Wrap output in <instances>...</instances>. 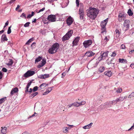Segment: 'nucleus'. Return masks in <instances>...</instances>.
Masks as SVG:
<instances>
[{
	"instance_id": "nucleus-1",
	"label": "nucleus",
	"mask_w": 134,
	"mask_h": 134,
	"mask_svg": "<svg viewBox=\"0 0 134 134\" xmlns=\"http://www.w3.org/2000/svg\"><path fill=\"white\" fill-rule=\"evenodd\" d=\"M98 12L99 11L97 9L90 7L87 10V15L91 19H94L96 17Z\"/></svg>"
},
{
	"instance_id": "nucleus-2",
	"label": "nucleus",
	"mask_w": 134,
	"mask_h": 134,
	"mask_svg": "<svg viewBox=\"0 0 134 134\" xmlns=\"http://www.w3.org/2000/svg\"><path fill=\"white\" fill-rule=\"evenodd\" d=\"M59 47V44L58 43L54 44L48 50V52L51 54L55 53Z\"/></svg>"
},
{
	"instance_id": "nucleus-3",
	"label": "nucleus",
	"mask_w": 134,
	"mask_h": 134,
	"mask_svg": "<svg viewBox=\"0 0 134 134\" xmlns=\"http://www.w3.org/2000/svg\"><path fill=\"white\" fill-rule=\"evenodd\" d=\"M73 32V31L71 30H70L62 38V41H64L68 40L71 36Z\"/></svg>"
},
{
	"instance_id": "nucleus-4",
	"label": "nucleus",
	"mask_w": 134,
	"mask_h": 134,
	"mask_svg": "<svg viewBox=\"0 0 134 134\" xmlns=\"http://www.w3.org/2000/svg\"><path fill=\"white\" fill-rule=\"evenodd\" d=\"M48 20L51 22H54L56 20V17L55 15L51 14L50 15L47 17Z\"/></svg>"
},
{
	"instance_id": "nucleus-5",
	"label": "nucleus",
	"mask_w": 134,
	"mask_h": 134,
	"mask_svg": "<svg viewBox=\"0 0 134 134\" xmlns=\"http://www.w3.org/2000/svg\"><path fill=\"white\" fill-rule=\"evenodd\" d=\"M130 24V22L128 20H125L123 24L124 28L125 30L126 31L129 29V25Z\"/></svg>"
},
{
	"instance_id": "nucleus-6",
	"label": "nucleus",
	"mask_w": 134,
	"mask_h": 134,
	"mask_svg": "<svg viewBox=\"0 0 134 134\" xmlns=\"http://www.w3.org/2000/svg\"><path fill=\"white\" fill-rule=\"evenodd\" d=\"M35 72L34 71H32L29 70L27 71L24 75V76L25 77L27 78L30 76L34 75Z\"/></svg>"
},
{
	"instance_id": "nucleus-7",
	"label": "nucleus",
	"mask_w": 134,
	"mask_h": 134,
	"mask_svg": "<svg viewBox=\"0 0 134 134\" xmlns=\"http://www.w3.org/2000/svg\"><path fill=\"white\" fill-rule=\"evenodd\" d=\"M126 14H124L120 13L118 15V20L119 22H122L125 19Z\"/></svg>"
},
{
	"instance_id": "nucleus-8",
	"label": "nucleus",
	"mask_w": 134,
	"mask_h": 134,
	"mask_svg": "<svg viewBox=\"0 0 134 134\" xmlns=\"http://www.w3.org/2000/svg\"><path fill=\"white\" fill-rule=\"evenodd\" d=\"M92 42V40H89L87 41H85L83 43L84 47L85 48L88 47L91 45Z\"/></svg>"
},
{
	"instance_id": "nucleus-9",
	"label": "nucleus",
	"mask_w": 134,
	"mask_h": 134,
	"mask_svg": "<svg viewBox=\"0 0 134 134\" xmlns=\"http://www.w3.org/2000/svg\"><path fill=\"white\" fill-rule=\"evenodd\" d=\"M109 52L107 51L106 52H104L101 54L98 58V59L99 60L102 59H104L108 57V53Z\"/></svg>"
},
{
	"instance_id": "nucleus-10",
	"label": "nucleus",
	"mask_w": 134,
	"mask_h": 134,
	"mask_svg": "<svg viewBox=\"0 0 134 134\" xmlns=\"http://www.w3.org/2000/svg\"><path fill=\"white\" fill-rule=\"evenodd\" d=\"M79 14L80 15V18L81 20H83V19L84 12L83 9L82 8H80L79 11Z\"/></svg>"
},
{
	"instance_id": "nucleus-11",
	"label": "nucleus",
	"mask_w": 134,
	"mask_h": 134,
	"mask_svg": "<svg viewBox=\"0 0 134 134\" xmlns=\"http://www.w3.org/2000/svg\"><path fill=\"white\" fill-rule=\"evenodd\" d=\"M50 77L49 74H45L44 75L42 74L39 75L38 77L41 79H45Z\"/></svg>"
},
{
	"instance_id": "nucleus-12",
	"label": "nucleus",
	"mask_w": 134,
	"mask_h": 134,
	"mask_svg": "<svg viewBox=\"0 0 134 134\" xmlns=\"http://www.w3.org/2000/svg\"><path fill=\"white\" fill-rule=\"evenodd\" d=\"M73 22V19L70 16L67 19L66 23L69 26L71 25Z\"/></svg>"
},
{
	"instance_id": "nucleus-13",
	"label": "nucleus",
	"mask_w": 134,
	"mask_h": 134,
	"mask_svg": "<svg viewBox=\"0 0 134 134\" xmlns=\"http://www.w3.org/2000/svg\"><path fill=\"white\" fill-rule=\"evenodd\" d=\"M108 22V18L102 21L100 24L102 27H105L106 25Z\"/></svg>"
},
{
	"instance_id": "nucleus-14",
	"label": "nucleus",
	"mask_w": 134,
	"mask_h": 134,
	"mask_svg": "<svg viewBox=\"0 0 134 134\" xmlns=\"http://www.w3.org/2000/svg\"><path fill=\"white\" fill-rule=\"evenodd\" d=\"M95 54V53L92 51H88L86 52L85 54V55L88 57H91L93 56Z\"/></svg>"
},
{
	"instance_id": "nucleus-15",
	"label": "nucleus",
	"mask_w": 134,
	"mask_h": 134,
	"mask_svg": "<svg viewBox=\"0 0 134 134\" xmlns=\"http://www.w3.org/2000/svg\"><path fill=\"white\" fill-rule=\"evenodd\" d=\"M46 63V60L45 59H43L41 63L38 66V68H40L43 66Z\"/></svg>"
},
{
	"instance_id": "nucleus-16",
	"label": "nucleus",
	"mask_w": 134,
	"mask_h": 134,
	"mask_svg": "<svg viewBox=\"0 0 134 134\" xmlns=\"http://www.w3.org/2000/svg\"><path fill=\"white\" fill-rule=\"evenodd\" d=\"M18 88L16 87L12 89L10 93L11 96H12L14 94L18 92Z\"/></svg>"
},
{
	"instance_id": "nucleus-17",
	"label": "nucleus",
	"mask_w": 134,
	"mask_h": 134,
	"mask_svg": "<svg viewBox=\"0 0 134 134\" xmlns=\"http://www.w3.org/2000/svg\"><path fill=\"white\" fill-rule=\"evenodd\" d=\"M127 98V96H126L124 97H120L119 98H117V101L118 102H121L123 101L124 100V99H126Z\"/></svg>"
},
{
	"instance_id": "nucleus-18",
	"label": "nucleus",
	"mask_w": 134,
	"mask_h": 134,
	"mask_svg": "<svg viewBox=\"0 0 134 134\" xmlns=\"http://www.w3.org/2000/svg\"><path fill=\"white\" fill-rule=\"evenodd\" d=\"M104 74L105 75L110 77L112 76V72L111 71H107L105 72Z\"/></svg>"
},
{
	"instance_id": "nucleus-19",
	"label": "nucleus",
	"mask_w": 134,
	"mask_h": 134,
	"mask_svg": "<svg viewBox=\"0 0 134 134\" xmlns=\"http://www.w3.org/2000/svg\"><path fill=\"white\" fill-rule=\"evenodd\" d=\"M48 85L46 83H43L41 84L39 87L40 89V90L44 89L46 86Z\"/></svg>"
},
{
	"instance_id": "nucleus-20",
	"label": "nucleus",
	"mask_w": 134,
	"mask_h": 134,
	"mask_svg": "<svg viewBox=\"0 0 134 134\" xmlns=\"http://www.w3.org/2000/svg\"><path fill=\"white\" fill-rule=\"evenodd\" d=\"M79 37H77L75 38V40L73 41L72 42V44L73 45H77L79 40Z\"/></svg>"
},
{
	"instance_id": "nucleus-21",
	"label": "nucleus",
	"mask_w": 134,
	"mask_h": 134,
	"mask_svg": "<svg viewBox=\"0 0 134 134\" xmlns=\"http://www.w3.org/2000/svg\"><path fill=\"white\" fill-rule=\"evenodd\" d=\"M70 129L69 127H64L63 129V132L65 133H67L69 132V130Z\"/></svg>"
},
{
	"instance_id": "nucleus-22",
	"label": "nucleus",
	"mask_w": 134,
	"mask_h": 134,
	"mask_svg": "<svg viewBox=\"0 0 134 134\" xmlns=\"http://www.w3.org/2000/svg\"><path fill=\"white\" fill-rule=\"evenodd\" d=\"M92 124L93 123L91 122L90 124L83 126V128L84 129H89L91 127Z\"/></svg>"
},
{
	"instance_id": "nucleus-23",
	"label": "nucleus",
	"mask_w": 134,
	"mask_h": 134,
	"mask_svg": "<svg viewBox=\"0 0 134 134\" xmlns=\"http://www.w3.org/2000/svg\"><path fill=\"white\" fill-rule=\"evenodd\" d=\"M115 35H116V37H119V36L121 34V32L118 29H116L115 30Z\"/></svg>"
},
{
	"instance_id": "nucleus-24",
	"label": "nucleus",
	"mask_w": 134,
	"mask_h": 134,
	"mask_svg": "<svg viewBox=\"0 0 134 134\" xmlns=\"http://www.w3.org/2000/svg\"><path fill=\"white\" fill-rule=\"evenodd\" d=\"M109 40V37H108L107 36H105L104 39L102 41V43L103 42V44H106Z\"/></svg>"
},
{
	"instance_id": "nucleus-25",
	"label": "nucleus",
	"mask_w": 134,
	"mask_h": 134,
	"mask_svg": "<svg viewBox=\"0 0 134 134\" xmlns=\"http://www.w3.org/2000/svg\"><path fill=\"white\" fill-rule=\"evenodd\" d=\"M2 130L1 131L2 133L3 134H5L7 132V128L6 127H2Z\"/></svg>"
},
{
	"instance_id": "nucleus-26",
	"label": "nucleus",
	"mask_w": 134,
	"mask_h": 134,
	"mask_svg": "<svg viewBox=\"0 0 134 134\" xmlns=\"http://www.w3.org/2000/svg\"><path fill=\"white\" fill-rule=\"evenodd\" d=\"M119 62L121 63H127V61L126 60L124 59L119 58Z\"/></svg>"
},
{
	"instance_id": "nucleus-27",
	"label": "nucleus",
	"mask_w": 134,
	"mask_h": 134,
	"mask_svg": "<svg viewBox=\"0 0 134 134\" xmlns=\"http://www.w3.org/2000/svg\"><path fill=\"white\" fill-rule=\"evenodd\" d=\"M8 39L7 37L4 34L2 35L1 37V40L3 41H7Z\"/></svg>"
},
{
	"instance_id": "nucleus-28",
	"label": "nucleus",
	"mask_w": 134,
	"mask_h": 134,
	"mask_svg": "<svg viewBox=\"0 0 134 134\" xmlns=\"http://www.w3.org/2000/svg\"><path fill=\"white\" fill-rule=\"evenodd\" d=\"M34 40L33 37L32 38L29 40L26 43V44H29V43L32 41H33Z\"/></svg>"
},
{
	"instance_id": "nucleus-29",
	"label": "nucleus",
	"mask_w": 134,
	"mask_h": 134,
	"mask_svg": "<svg viewBox=\"0 0 134 134\" xmlns=\"http://www.w3.org/2000/svg\"><path fill=\"white\" fill-rule=\"evenodd\" d=\"M101 33L102 34H105L106 33V29L105 27H102Z\"/></svg>"
},
{
	"instance_id": "nucleus-30",
	"label": "nucleus",
	"mask_w": 134,
	"mask_h": 134,
	"mask_svg": "<svg viewBox=\"0 0 134 134\" xmlns=\"http://www.w3.org/2000/svg\"><path fill=\"white\" fill-rule=\"evenodd\" d=\"M104 70V67L101 66L100 67L99 69V71L100 72H102Z\"/></svg>"
},
{
	"instance_id": "nucleus-31",
	"label": "nucleus",
	"mask_w": 134,
	"mask_h": 134,
	"mask_svg": "<svg viewBox=\"0 0 134 134\" xmlns=\"http://www.w3.org/2000/svg\"><path fill=\"white\" fill-rule=\"evenodd\" d=\"M127 13L128 14L129 16H132L133 15V14L132 13V11L130 9H129L127 12Z\"/></svg>"
},
{
	"instance_id": "nucleus-32",
	"label": "nucleus",
	"mask_w": 134,
	"mask_h": 134,
	"mask_svg": "<svg viewBox=\"0 0 134 134\" xmlns=\"http://www.w3.org/2000/svg\"><path fill=\"white\" fill-rule=\"evenodd\" d=\"M42 57H39L38 58H36L35 60V62H40L42 59Z\"/></svg>"
},
{
	"instance_id": "nucleus-33",
	"label": "nucleus",
	"mask_w": 134,
	"mask_h": 134,
	"mask_svg": "<svg viewBox=\"0 0 134 134\" xmlns=\"http://www.w3.org/2000/svg\"><path fill=\"white\" fill-rule=\"evenodd\" d=\"M9 60V62L7 65L9 66H11L13 63V62L12 59H10Z\"/></svg>"
},
{
	"instance_id": "nucleus-34",
	"label": "nucleus",
	"mask_w": 134,
	"mask_h": 134,
	"mask_svg": "<svg viewBox=\"0 0 134 134\" xmlns=\"http://www.w3.org/2000/svg\"><path fill=\"white\" fill-rule=\"evenodd\" d=\"M6 99V97L0 99V104L3 103Z\"/></svg>"
},
{
	"instance_id": "nucleus-35",
	"label": "nucleus",
	"mask_w": 134,
	"mask_h": 134,
	"mask_svg": "<svg viewBox=\"0 0 134 134\" xmlns=\"http://www.w3.org/2000/svg\"><path fill=\"white\" fill-rule=\"evenodd\" d=\"M38 93L37 92H35L32 93L30 97H33L34 96L37 95L38 94Z\"/></svg>"
},
{
	"instance_id": "nucleus-36",
	"label": "nucleus",
	"mask_w": 134,
	"mask_h": 134,
	"mask_svg": "<svg viewBox=\"0 0 134 134\" xmlns=\"http://www.w3.org/2000/svg\"><path fill=\"white\" fill-rule=\"evenodd\" d=\"M38 88L39 87H38L37 86H35L34 87L32 90L33 92H35L38 90Z\"/></svg>"
},
{
	"instance_id": "nucleus-37",
	"label": "nucleus",
	"mask_w": 134,
	"mask_h": 134,
	"mask_svg": "<svg viewBox=\"0 0 134 134\" xmlns=\"http://www.w3.org/2000/svg\"><path fill=\"white\" fill-rule=\"evenodd\" d=\"M118 102L117 101V99L116 100H113L111 101V104L112 105L115 104H116Z\"/></svg>"
},
{
	"instance_id": "nucleus-38",
	"label": "nucleus",
	"mask_w": 134,
	"mask_h": 134,
	"mask_svg": "<svg viewBox=\"0 0 134 134\" xmlns=\"http://www.w3.org/2000/svg\"><path fill=\"white\" fill-rule=\"evenodd\" d=\"M72 105L74 106H75L76 107H79V105H78V103L77 102H75L74 103H72Z\"/></svg>"
},
{
	"instance_id": "nucleus-39",
	"label": "nucleus",
	"mask_w": 134,
	"mask_h": 134,
	"mask_svg": "<svg viewBox=\"0 0 134 134\" xmlns=\"http://www.w3.org/2000/svg\"><path fill=\"white\" fill-rule=\"evenodd\" d=\"M133 97H134V92H132L131 94L129 96L128 98H131Z\"/></svg>"
},
{
	"instance_id": "nucleus-40",
	"label": "nucleus",
	"mask_w": 134,
	"mask_h": 134,
	"mask_svg": "<svg viewBox=\"0 0 134 134\" xmlns=\"http://www.w3.org/2000/svg\"><path fill=\"white\" fill-rule=\"evenodd\" d=\"M122 91V89L121 88H118L117 89L116 92L117 93H120Z\"/></svg>"
},
{
	"instance_id": "nucleus-41",
	"label": "nucleus",
	"mask_w": 134,
	"mask_h": 134,
	"mask_svg": "<svg viewBox=\"0 0 134 134\" xmlns=\"http://www.w3.org/2000/svg\"><path fill=\"white\" fill-rule=\"evenodd\" d=\"M30 24V22H27L24 25V26L25 27H28L29 26V24Z\"/></svg>"
},
{
	"instance_id": "nucleus-42",
	"label": "nucleus",
	"mask_w": 134,
	"mask_h": 134,
	"mask_svg": "<svg viewBox=\"0 0 134 134\" xmlns=\"http://www.w3.org/2000/svg\"><path fill=\"white\" fill-rule=\"evenodd\" d=\"M64 108V106L61 105V106H60V108H59V109L58 110V111L60 112H62V109Z\"/></svg>"
},
{
	"instance_id": "nucleus-43",
	"label": "nucleus",
	"mask_w": 134,
	"mask_h": 134,
	"mask_svg": "<svg viewBox=\"0 0 134 134\" xmlns=\"http://www.w3.org/2000/svg\"><path fill=\"white\" fill-rule=\"evenodd\" d=\"M11 27V26H10L8 28V31H7V33L8 34H10L11 32V29H10Z\"/></svg>"
},
{
	"instance_id": "nucleus-44",
	"label": "nucleus",
	"mask_w": 134,
	"mask_h": 134,
	"mask_svg": "<svg viewBox=\"0 0 134 134\" xmlns=\"http://www.w3.org/2000/svg\"><path fill=\"white\" fill-rule=\"evenodd\" d=\"M126 48L125 45L124 44H122L121 45V48L122 49H125Z\"/></svg>"
},
{
	"instance_id": "nucleus-45",
	"label": "nucleus",
	"mask_w": 134,
	"mask_h": 134,
	"mask_svg": "<svg viewBox=\"0 0 134 134\" xmlns=\"http://www.w3.org/2000/svg\"><path fill=\"white\" fill-rule=\"evenodd\" d=\"M76 6L79 7V0H76Z\"/></svg>"
},
{
	"instance_id": "nucleus-46",
	"label": "nucleus",
	"mask_w": 134,
	"mask_h": 134,
	"mask_svg": "<svg viewBox=\"0 0 134 134\" xmlns=\"http://www.w3.org/2000/svg\"><path fill=\"white\" fill-rule=\"evenodd\" d=\"M52 90V87H49L48 88V89L47 90V91L49 93Z\"/></svg>"
},
{
	"instance_id": "nucleus-47",
	"label": "nucleus",
	"mask_w": 134,
	"mask_h": 134,
	"mask_svg": "<svg viewBox=\"0 0 134 134\" xmlns=\"http://www.w3.org/2000/svg\"><path fill=\"white\" fill-rule=\"evenodd\" d=\"M20 16L21 17H24L25 18H26V14L24 13H23Z\"/></svg>"
},
{
	"instance_id": "nucleus-48",
	"label": "nucleus",
	"mask_w": 134,
	"mask_h": 134,
	"mask_svg": "<svg viewBox=\"0 0 134 134\" xmlns=\"http://www.w3.org/2000/svg\"><path fill=\"white\" fill-rule=\"evenodd\" d=\"M134 129V123H133V125L131 126V127L129 129L128 131H129Z\"/></svg>"
},
{
	"instance_id": "nucleus-49",
	"label": "nucleus",
	"mask_w": 134,
	"mask_h": 134,
	"mask_svg": "<svg viewBox=\"0 0 134 134\" xmlns=\"http://www.w3.org/2000/svg\"><path fill=\"white\" fill-rule=\"evenodd\" d=\"M129 54H134V49L133 50L129 52Z\"/></svg>"
},
{
	"instance_id": "nucleus-50",
	"label": "nucleus",
	"mask_w": 134,
	"mask_h": 134,
	"mask_svg": "<svg viewBox=\"0 0 134 134\" xmlns=\"http://www.w3.org/2000/svg\"><path fill=\"white\" fill-rule=\"evenodd\" d=\"M2 70L4 72H6L7 70L6 68H4L2 69Z\"/></svg>"
},
{
	"instance_id": "nucleus-51",
	"label": "nucleus",
	"mask_w": 134,
	"mask_h": 134,
	"mask_svg": "<svg viewBox=\"0 0 134 134\" xmlns=\"http://www.w3.org/2000/svg\"><path fill=\"white\" fill-rule=\"evenodd\" d=\"M116 55V53L114 51V52H113L112 55H111V56L112 57H115Z\"/></svg>"
},
{
	"instance_id": "nucleus-52",
	"label": "nucleus",
	"mask_w": 134,
	"mask_h": 134,
	"mask_svg": "<svg viewBox=\"0 0 134 134\" xmlns=\"http://www.w3.org/2000/svg\"><path fill=\"white\" fill-rule=\"evenodd\" d=\"M38 114L36 113H35L34 114H33L32 116H30V118L32 117H34V116H37Z\"/></svg>"
},
{
	"instance_id": "nucleus-53",
	"label": "nucleus",
	"mask_w": 134,
	"mask_h": 134,
	"mask_svg": "<svg viewBox=\"0 0 134 134\" xmlns=\"http://www.w3.org/2000/svg\"><path fill=\"white\" fill-rule=\"evenodd\" d=\"M45 9V8L43 7L38 12V13H40V12H42L43 11H44Z\"/></svg>"
},
{
	"instance_id": "nucleus-54",
	"label": "nucleus",
	"mask_w": 134,
	"mask_h": 134,
	"mask_svg": "<svg viewBox=\"0 0 134 134\" xmlns=\"http://www.w3.org/2000/svg\"><path fill=\"white\" fill-rule=\"evenodd\" d=\"M112 60H113L112 59H111L110 61H109V62H107L108 64V65H109L110 64H113V63H112Z\"/></svg>"
},
{
	"instance_id": "nucleus-55",
	"label": "nucleus",
	"mask_w": 134,
	"mask_h": 134,
	"mask_svg": "<svg viewBox=\"0 0 134 134\" xmlns=\"http://www.w3.org/2000/svg\"><path fill=\"white\" fill-rule=\"evenodd\" d=\"M3 77V74L1 72H0V80Z\"/></svg>"
},
{
	"instance_id": "nucleus-56",
	"label": "nucleus",
	"mask_w": 134,
	"mask_h": 134,
	"mask_svg": "<svg viewBox=\"0 0 134 134\" xmlns=\"http://www.w3.org/2000/svg\"><path fill=\"white\" fill-rule=\"evenodd\" d=\"M35 43H33L31 45V47L32 48V47L33 46V48H34L35 47Z\"/></svg>"
},
{
	"instance_id": "nucleus-57",
	"label": "nucleus",
	"mask_w": 134,
	"mask_h": 134,
	"mask_svg": "<svg viewBox=\"0 0 134 134\" xmlns=\"http://www.w3.org/2000/svg\"><path fill=\"white\" fill-rule=\"evenodd\" d=\"M130 66L132 68H134V63H132V64H131L130 65Z\"/></svg>"
},
{
	"instance_id": "nucleus-58",
	"label": "nucleus",
	"mask_w": 134,
	"mask_h": 134,
	"mask_svg": "<svg viewBox=\"0 0 134 134\" xmlns=\"http://www.w3.org/2000/svg\"><path fill=\"white\" fill-rule=\"evenodd\" d=\"M81 104H81L82 105H83L85 104L86 103V102L85 101H82L81 102Z\"/></svg>"
},
{
	"instance_id": "nucleus-59",
	"label": "nucleus",
	"mask_w": 134,
	"mask_h": 134,
	"mask_svg": "<svg viewBox=\"0 0 134 134\" xmlns=\"http://www.w3.org/2000/svg\"><path fill=\"white\" fill-rule=\"evenodd\" d=\"M32 83V81H31L30 82H29V83H28L27 85V86H30V85H31V83Z\"/></svg>"
},
{
	"instance_id": "nucleus-60",
	"label": "nucleus",
	"mask_w": 134,
	"mask_h": 134,
	"mask_svg": "<svg viewBox=\"0 0 134 134\" xmlns=\"http://www.w3.org/2000/svg\"><path fill=\"white\" fill-rule=\"evenodd\" d=\"M20 7V5H17V7L16 8L15 10L16 11H17L18 9Z\"/></svg>"
},
{
	"instance_id": "nucleus-61",
	"label": "nucleus",
	"mask_w": 134,
	"mask_h": 134,
	"mask_svg": "<svg viewBox=\"0 0 134 134\" xmlns=\"http://www.w3.org/2000/svg\"><path fill=\"white\" fill-rule=\"evenodd\" d=\"M32 16H31V14H29L28 15L27 17V19H29V18H31V17H32Z\"/></svg>"
},
{
	"instance_id": "nucleus-62",
	"label": "nucleus",
	"mask_w": 134,
	"mask_h": 134,
	"mask_svg": "<svg viewBox=\"0 0 134 134\" xmlns=\"http://www.w3.org/2000/svg\"><path fill=\"white\" fill-rule=\"evenodd\" d=\"M68 126H69V128H70V129L72 127H73L74 126L73 125H68Z\"/></svg>"
},
{
	"instance_id": "nucleus-63",
	"label": "nucleus",
	"mask_w": 134,
	"mask_h": 134,
	"mask_svg": "<svg viewBox=\"0 0 134 134\" xmlns=\"http://www.w3.org/2000/svg\"><path fill=\"white\" fill-rule=\"evenodd\" d=\"M31 13H32V14H31V16H33L35 14V13H34V12H31Z\"/></svg>"
},
{
	"instance_id": "nucleus-64",
	"label": "nucleus",
	"mask_w": 134,
	"mask_h": 134,
	"mask_svg": "<svg viewBox=\"0 0 134 134\" xmlns=\"http://www.w3.org/2000/svg\"><path fill=\"white\" fill-rule=\"evenodd\" d=\"M48 94V93H47V92L46 91L45 92H44L43 94V95H46V94Z\"/></svg>"
}]
</instances>
